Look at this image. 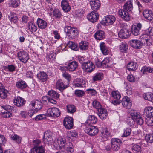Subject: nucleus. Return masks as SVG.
Instances as JSON below:
<instances>
[{"label":"nucleus","mask_w":153,"mask_h":153,"mask_svg":"<svg viewBox=\"0 0 153 153\" xmlns=\"http://www.w3.org/2000/svg\"><path fill=\"white\" fill-rule=\"evenodd\" d=\"M64 31L66 34L67 36L70 39H72L75 38L79 33L76 28L72 27L69 26H66L65 27Z\"/></svg>","instance_id":"nucleus-1"},{"label":"nucleus","mask_w":153,"mask_h":153,"mask_svg":"<svg viewBox=\"0 0 153 153\" xmlns=\"http://www.w3.org/2000/svg\"><path fill=\"white\" fill-rule=\"evenodd\" d=\"M86 124L87 123H86V126L85 129V132L91 136H95L97 135L99 132V129L97 127L90 125L86 126Z\"/></svg>","instance_id":"nucleus-2"},{"label":"nucleus","mask_w":153,"mask_h":153,"mask_svg":"<svg viewBox=\"0 0 153 153\" xmlns=\"http://www.w3.org/2000/svg\"><path fill=\"white\" fill-rule=\"evenodd\" d=\"M129 113L132 117L135 119L136 122L138 124L141 125L143 123V120L139 113L134 110H131Z\"/></svg>","instance_id":"nucleus-3"},{"label":"nucleus","mask_w":153,"mask_h":153,"mask_svg":"<svg viewBox=\"0 0 153 153\" xmlns=\"http://www.w3.org/2000/svg\"><path fill=\"white\" fill-rule=\"evenodd\" d=\"M47 112L48 116L50 117H56L59 116L60 114L59 110L55 107L49 108Z\"/></svg>","instance_id":"nucleus-4"},{"label":"nucleus","mask_w":153,"mask_h":153,"mask_svg":"<svg viewBox=\"0 0 153 153\" xmlns=\"http://www.w3.org/2000/svg\"><path fill=\"white\" fill-rule=\"evenodd\" d=\"M111 148L114 151H118L120 148V144L122 143L121 140L115 138L111 139Z\"/></svg>","instance_id":"nucleus-5"},{"label":"nucleus","mask_w":153,"mask_h":153,"mask_svg":"<svg viewBox=\"0 0 153 153\" xmlns=\"http://www.w3.org/2000/svg\"><path fill=\"white\" fill-rule=\"evenodd\" d=\"M82 69L85 71L90 73L94 69L95 67L91 62L88 61L83 64Z\"/></svg>","instance_id":"nucleus-6"},{"label":"nucleus","mask_w":153,"mask_h":153,"mask_svg":"<svg viewBox=\"0 0 153 153\" xmlns=\"http://www.w3.org/2000/svg\"><path fill=\"white\" fill-rule=\"evenodd\" d=\"M17 56L19 59L22 62L26 63L29 59L28 53L24 51H21L17 53Z\"/></svg>","instance_id":"nucleus-7"},{"label":"nucleus","mask_w":153,"mask_h":153,"mask_svg":"<svg viewBox=\"0 0 153 153\" xmlns=\"http://www.w3.org/2000/svg\"><path fill=\"white\" fill-rule=\"evenodd\" d=\"M63 124L65 127L67 129H71L73 126V120L70 117H65L63 120Z\"/></svg>","instance_id":"nucleus-8"},{"label":"nucleus","mask_w":153,"mask_h":153,"mask_svg":"<svg viewBox=\"0 0 153 153\" xmlns=\"http://www.w3.org/2000/svg\"><path fill=\"white\" fill-rule=\"evenodd\" d=\"M111 95L114 99L112 100L113 103L114 105L119 104L121 102L120 99L121 98V95L117 91H113L111 92Z\"/></svg>","instance_id":"nucleus-9"},{"label":"nucleus","mask_w":153,"mask_h":153,"mask_svg":"<svg viewBox=\"0 0 153 153\" xmlns=\"http://www.w3.org/2000/svg\"><path fill=\"white\" fill-rule=\"evenodd\" d=\"M123 106L126 108H130L132 106L130 98L127 96L124 97L121 101Z\"/></svg>","instance_id":"nucleus-10"},{"label":"nucleus","mask_w":153,"mask_h":153,"mask_svg":"<svg viewBox=\"0 0 153 153\" xmlns=\"http://www.w3.org/2000/svg\"><path fill=\"white\" fill-rule=\"evenodd\" d=\"M87 18L88 20L92 22H96L98 19V14L94 11L91 12L87 15Z\"/></svg>","instance_id":"nucleus-11"},{"label":"nucleus","mask_w":153,"mask_h":153,"mask_svg":"<svg viewBox=\"0 0 153 153\" xmlns=\"http://www.w3.org/2000/svg\"><path fill=\"white\" fill-rule=\"evenodd\" d=\"M25 100L19 96L16 97L13 99V103L18 107L23 106L25 104Z\"/></svg>","instance_id":"nucleus-12"},{"label":"nucleus","mask_w":153,"mask_h":153,"mask_svg":"<svg viewBox=\"0 0 153 153\" xmlns=\"http://www.w3.org/2000/svg\"><path fill=\"white\" fill-rule=\"evenodd\" d=\"M130 45L136 49H140L143 45L141 41L137 39H133L130 42Z\"/></svg>","instance_id":"nucleus-13"},{"label":"nucleus","mask_w":153,"mask_h":153,"mask_svg":"<svg viewBox=\"0 0 153 153\" xmlns=\"http://www.w3.org/2000/svg\"><path fill=\"white\" fill-rule=\"evenodd\" d=\"M142 27V25L138 23L136 25L133 26L131 29V33L134 36H138L140 33V30Z\"/></svg>","instance_id":"nucleus-14"},{"label":"nucleus","mask_w":153,"mask_h":153,"mask_svg":"<svg viewBox=\"0 0 153 153\" xmlns=\"http://www.w3.org/2000/svg\"><path fill=\"white\" fill-rule=\"evenodd\" d=\"M124 9H120L119 10V15L125 20L128 21L130 19V16L128 12Z\"/></svg>","instance_id":"nucleus-15"},{"label":"nucleus","mask_w":153,"mask_h":153,"mask_svg":"<svg viewBox=\"0 0 153 153\" xmlns=\"http://www.w3.org/2000/svg\"><path fill=\"white\" fill-rule=\"evenodd\" d=\"M68 84L65 85L63 83L62 80H58L56 84V88L61 91H62L64 89L68 87Z\"/></svg>","instance_id":"nucleus-16"},{"label":"nucleus","mask_w":153,"mask_h":153,"mask_svg":"<svg viewBox=\"0 0 153 153\" xmlns=\"http://www.w3.org/2000/svg\"><path fill=\"white\" fill-rule=\"evenodd\" d=\"M90 4L91 9L94 10H98L100 7V3L99 0H91Z\"/></svg>","instance_id":"nucleus-17"},{"label":"nucleus","mask_w":153,"mask_h":153,"mask_svg":"<svg viewBox=\"0 0 153 153\" xmlns=\"http://www.w3.org/2000/svg\"><path fill=\"white\" fill-rule=\"evenodd\" d=\"M144 17L148 20L153 21V13L151 10L148 9H145L143 12Z\"/></svg>","instance_id":"nucleus-18"},{"label":"nucleus","mask_w":153,"mask_h":153,"mask_svg":"<svg viewBox=\"0 0 153 153\" xmlns=\"http://www.w3.org/2000/svg\"><path fill=\"white\" fill-rule=\"evenodd\" d=\"M52 133L50 130L45 131L43 137V140L44 143L48 144L51 141L52 138Z\"/></svg>","instance_id":"nucleus-19"},{"label":"nucleus","mask_w":153,"mask_h":153,"mask_svg":"<svg viewBox=\"0 0 153 153\" xmlns=\"http://www.w3.org/2000/svg\"><path fill=\"white\" fill-rule=\"evenodd\" d=\"M65 142L66 140L64 138H59L55 142L54 145H56V148L59 147L61 149L65 146Z\"/></svg>","instance_id":"nucleus-20"},{"label":"nucleus","mask_w":153,"mask_h":153,"mask_svg":"<svg viewBox=\"0 0 153 153\" xmlns=\"http://www.w3.org/2000/svg\"><path fill=\"white\" fill-rule=\"evenodd\" d=\"M118 35L120 38L122 39L127 38L129 36V30L125 28L122 29L119 32Z\"/></svg>","instance_id":"nucleus-21"},{"label":"nucleus","mask_w":153,"mask_h":153,"mask_svg":"<svg viewBox=\"0 0 153 153\" xmlns=\"http://www.w3.org/2000/svg\"><path fill=\"white\" fill-rule=\"evenodd\" d=\"M144 114L147 117H153V107L148 106L146 107L144 110Z\"/></svg>","instance_id":"nucleus-22"},{"label":"nucleus","mask_w":153,"mask_h":153,"mask_svg":"<svg viewBox=\"0 0 153 153\" xmlns=\"http://www.w3.org/2000/svg\"><path fill=\"white\" fill-rule=\"evenodd\" d=\"M78 67V63L75 61L69 63L66 66L67 69L70 71H74Z\"/></svg>","instance_id":"nucleus-23"},{"label":"nucleus","mask_w":153,"mask_h":153,"mask_svg":"<svg viewBox=\"0 0 153 153\" xmlns=\"http://www.w3.org/2000/svg\"><path fill=\"white\" fill-rule=\"evenodd\" d=\"M133 8V1L131 0L128 1L123 7V9L128 12L131 11Z\"/></svg>","instance_id":"nucleus-24"},{"label":"nucleus","mask_w":153,"mask_h":153,"mask_svg":"<svg viewBox=\"0 0 153 153\" xmlns=\"http://www.w3.org/2000/svg\"><path fill=\"white\" fill-rule=\"evenodd\" d=\"M32 106H34L35 108V111L36 112H37L39 110L41 109L42 107V103L39 100H36L34 102L31 103Z\"/></svg>","instance_id":"nucleus-25"},{"label":"nucleus","mask_w":153,"mask_h":153,"mask_svg":"<svg viewBox=\"0 0 153 153\" xmlns=\"http://www.w3.org/2000/svg\"><path fill=\"white\" fill-rule=\"evenodd\" d=\"M31 153H45V149L42 146L35 147L31 149Z\"/></svg>","instance_id":"nucleus-26"},{"label":"nucleus","mask_w":153,"mask_h":153,"mask_svg":"<svg viewBox=\"0 0 153 153\" xmlns=\"http://www.w3.org/2000/svg\"><path fill=\"white\" fill-rule=\"evenodd\" d=\"M61 7L63 10L65 12L69 11L71 9V7L68 2L65 0H62L61 2Z\"/></svg>","instance_id":"nucleus-27"},{"label":"nucleus","mask_w":153,"mask_h":153,"mask_svg":"<svg viewBox=\"0 0 153 153\" xmlns=\"http://www.w3.org/2000/svg\"><path fill=\"white\" fill-rule=\"evenodd\" d=\"M37 22L38 27L41 29H44L47 26L46 22L39 18L37 19Z\"/></svg>","instance_id":"nucleus-28"},{"label":"nucleus","mask_w":153,"mask_h":153,"mask_svg":"<svg viewBox=\"0 0 153 153\" xmlns=\"http://www.w3.org/2000/svg\"><path fill=\"white\" fill-rule=\"evenodd\" d=\"M105 37V33L104 31L102 30L97 31L94 34V37L97 40H102Z\"/></svg>","instance_id":"nucleus-29"},{"label":"nucleus","mask_w":153,"mask_h":153,"mask_svg":"<svg viewBox=\"0 0 153 153\" xmlns=\"http://www.w3.org/2000/svg\"><path fill=\"white\" fill-rule=\"evenodd\" d=\"M100 47L102 54L105 55H108V50L105 43L102 42L100 44Z\"/></svg>","instance_id":"nucleus-30"},{"label":"nucleus","mask_w":153,"mask_h":153,"mask_svg":"<svg viewBox=\"0 0 153 153\" xmlns=\"http://www.w3.org/2000/svg\"><path fill=\"white\" fill-rule=\"evenodd\" d=\"M105 21L108 25H112L115 22V18L114 16L109 15L105 17Z\"/></svg>","instance_id":"nucleus-31"},{"label":"nucleus","mask_w":153,"mask_h":153,"mask_svg":"<svg viewBox=\"0 0 153 153\" xmlns=\"http://www.w3.org/2000/svg\"><path fill=\"white\" fill-rule=\"evenodd\" d=\"M16 86L18 88L23 89L27 87V85L24 81L21 80L16 82Z\"/></svg>","instance_id":"nucleus-32"},{"label":"nucleus","mask_w":153,"mask_h":153,"mask_svg":"<svg viewBox=\"0 0 153 153\" xmlns=\"http://www.w3.org/2000/svg\"><path fill=\"white\" fill-rule=\"evenodd\" d=\"M127 68L129 71H134L137 68V63L134 62H130L127 64Z\"/></svg>","instance_id":"nucleus-33"},{"label":"nucleus","mask_w":153,"mask_h":153,"mask_svg":"<svg viewBox=\"0 0 153 153\" xmlns=\"http://www.w3.org/2000/svg\"><path fill=\"white\" fill-rule=\"evenodd\" d=\"M88 124H95L97 121V119L94 115H89L87 120Z\"/></svg>","instance_id":"nucleus-34"},{"label":"nucleus","mask_w":153,"mask_h":153,"mask_svg":"<svg viewBox=\"0 0 153 153\" xmlns=\"http://www.w3.org/2000/svg\"><path fill=\"white\" fill-rule=\"evenodd\" d=\"M37 77L42 82H45L47 79V75L45 73L42 72L37 74Z\"/></svg>","instance_id":"nucleus-35"},{"label":"nucleus","mask_w":153,"mask_h":153,"mask_svg":"<svg viewBox=\"0 0 153 153\" xmlns=\"http://www.w3.org/2000/svg\"><path fill=\"white\" fill-rule=\"evenodd\" d=\"M110 134V132L107 129L105 130L101 133V137L102 140L103 141L106 140L109 136Z\"/></svg>","instance_id":"nucleus-36"},{"label":"nucleus","mask_w":153,"mask_h":153,"mask_svg":"<svg viewBox=\"0 0 153 153\" xmlns=\"http://www.w3.org/2000/svg\"><path fill=\"white\" fill-rule=\"evenodd\" d=\"M48 94L50 97L54 98L56 99H58L59 98V95L54 90H51L49 91Z\"/></svg>","instance_id":"nucleus-37"},{"label":"nucleus","mask_w":153,"mask_h":153,"mask_svg":"<svg viewBox=\"0 0 153 153\" xmlns=\"http://www.w3.org/2000/svg\"><path fill=\"white\" fill-rule=\"evenodd\" d=\"M88 42L82 41L79 44V47L81 50H85L88 48Z\"/></svg>","instance_id":"nucleus-38"},{"label":"nucleus","mask_w":153,"mask_h":153,"mask_svg":"<svg viewBox=\"0 0 153 153\" xmlns=\"http://www.w3.org/2000/svg\"><path fill=\"white\" fill-rule=\"evenodd\" d=\"M65 148L68 152L70 153H72L74 152V147L72 143L71 142H69L67 143L65 146Z\"/></svg>","instance_id":"nucleus-39"},{"label":"nucleus","mask_w":153,"mask_h":153,"mask_svg":"<svg viewBox=\"0 0 153 153\" xmlns=\"http://www.w3.org/2000/svg\"><path fill=\"white\" fill-rule=\"evenodd\" d=\"M28 27L32 32H36L37 29V26L33 22H30L28 23Z\"/></svg>","instance_id":"nucleus-40"},{"label":"nucleus","mask_w":153,"mask_h":153,"mask_svg":"<svg viewBox=\"0 0 153 153\" xmlns=\"http://www.w3.org/2000/svg\"><path fill=\"white\" fill-rule=\"evenodd\" d=\"M9 19L11 22L16 23L18 20V18L16 14L14 13H12L9 16Z\"/></svg>","instance_id":"nucleus-41"},{"label":"nucleus","mask_w":153,"mask_h":153,"mask_svg":"<svg viewBox=\"0 0 153 153\" xmlns=\"http://www.w3.org/2000/svg\"><path fill=\"white\" fill-rule=\"evenodd\" d=\"M103 78V74L102 73H97L94 76H93L92 80L94 82L101 80Z\"/></svg>","instance_id":"nucleus-42"},{"label":"nucleus","mask_w":153,"mask_h":153,"mask_svg":"<svg viewBox=\"0 0 153 153\" xmlns=\"http://www.w3.org/2000/svg\"><path fill=\"white\" fill-rule=\"evenodd\" d=\"M143 96L145 100L151 101L153 99V94L151 92L144 93Z\"/></svg>","instance_id":"nucleus-43"},{"label":"nucleus","mask_w":153,"mask_h":153,"mask_svg":"<svg viewBox=\"0 0 153 153\" xmlns=\"http://www.w3.org/2000/svg\"><path fill=\"white\" fill-rule=\"evenodd\" d=\"M105 62H104V61H101L97 59L95 60L96 65L98 68H100L102 67H104V65L105 66L108 67V65Z\"/></svg>","instance_id":"nucleus-44"},{"label":"nucleus","mask_w":153,"mask_h":153,"mask_svg":"<svg viewBox=\"0 0 153 153\" xmlns=\"http://www.w3.org/2000/svg\"><path fill=\"white\" fill-rule=\"evenodd\" d=\"M7 91L3 87L0 88V97L2 99H5L7 97Z\"/></svg>","instance_id":"nucleus-45"},{"label":"nucleus","mask_w":153,"mask_h":153,"mask_svg":"<svg viewBox=\"0 0 153 153\" xmlns=\"http://www.w3.org/2000/svg\"><path fill=\"white\" fill-rule=\"evenodd\" d=\"M132 150L135 153H140L141 152V146L137 144H134L132 147Z\"/></svg>","instance_id":"nucleus-46"},{"label":"nucleus","mask_w":153,"mask_h":153,"mask_svg":"<svg viewBox=\"0 0 153 153\" xmlns=\"http://www.w3.org/2000/svg\"><path fill=\"white\" fill-rule=\"evenodd\" d=\"M119 50L120 52L126 53L127 52L128 46L126 44H121L119 46Z\"/></svg>","instance_id":"nucleus-47"},{"label":"nucleus","mask_w":153,"mask_h":153,"mask_svg":"<svg viewBox=\"0 0 153 153\" xmlns=\"http://www.w3.org/2000/svg\"><path fill=\"white\" fill-rule=\"evenodd\" d=\"M67 109L68 112L73 113L76 111V109L74 105H69L67 106Z\"/></svg>","instance_id":"nucleus-48"},{"label":"nucleus","mask_w":153,"mask_h":153,"mask_svg":"<svg viewBox=\"0 0 153 153\" xmlns=\"http://www.w3.org/2000/svg\"><path fill=\"white\" fill-rule=\"evenodd\" d=\"M62 76L63 77L67 80V82L69 84V82L71 79V75L67 72H64L62 73Z\"/></svg>","instance_id":"nucleus-49"},{"label":"nucleus","mask_w":153,"mask_h":153,"mask_svg":"<svg viewBox=\"0 0 153 153\" xmlns=\"http://www.w3.org/2000/svg\"><path fill=\"white\" fill-rule=\"evenodd\" d=\"M92 105L94 108L97 109V111L102 108L101 105L97 100H94L93 102Z\"/></svg>","instance_id":"nucleus-50"},{"label":"nucleus","mask_w":153,"mask_h":153,"mask_svg":"<svg viewBox=\"0 0 153 153\" xmlns=\"http://www.w3.org/2000/svg\"><path fill=\"white\" fill-rule=\"evenodd\" d=\"M74 84L76 87H83L84 86L83 80L80 79H76V82Z\"/></svg>","instance_id":"nucleus-51"},{"label":"nucleus","mask_w":153,"mask_h":153,"mask_svg":"<svg viewBox=\"0 0 153 153\" xmlns=\"http://www.w3.org/2000/svg\"><path fill=\"white\" fill-rule=\"evenodd\" d=\"M11 138L18 143L21 142V138L17 135L14 134L11 135Z\"/></svg>","instance_id":"nucleus-52"},{"label":"nucleus","mask_w":153,"mask_h":153,"mask_svg":"<svg viewBox=\"0 0 153 153\" xmlns=\"http://www.w3.org/2000/svg\"><path fill=\"white\" fill-rule=\"evenodd\" d=\"M68 46L72 49L76 51L78 49V47L72 41H70L68 43Z\"/></svg>","instance_id":"nucleus-53"},{"label":"nucleus","mask_w":153,"mask_h":153,"mask_svg":"<svg viewBox=\"0 0 153 153\" xmlns=\"http://www.w3.org/2000/svg\"><path fill=\"white\" fill-rule=\"evenodd\" d=\"M131 128H127L124 130V133L122 136L123 137H127L129 136L131 133Z\"/></svg>","instance_id":"nucleus-54"},{"label":"nucleus","mask_w":153,"mask_h":153,"mask_svg":"<svg viewBox=\"0 0 153 153\" xmlns=\"http://www.w3.org/2000/svg\"><path fill=\"white\" fill-rule=\"evenodd\" d=\"M20 3L19 0H11L10 6L13 7H16L18 6Z\"/></svg>","instance_id":"nucleus-55"},{"label":"nucleus","mask_w":153,"mask_h":153,"mask_svg":"<svg viewBox=\"0 0 153 153\" xmlns=\"http://www.w3.org/2000/svg\"><path fill=\"white\" fill-rule=\"evenodd\" d=\"M152 117H147L146 118V124L149 126H153V118Z\"/></svg>","instance_id":"nucleus-56"},{"label":"nucleus","mask_w":153,"mask_h":153,"mask_svg":"<svg viewBox=\"0 0 153 153\" xmlns=\"http://www.w3.org/2000/svg\"><path fill=\"white\" fill-rule=\"evenodd\" d=\"M52 4L50 3L49 2H47V3L45 5L46 9L48 11H50V13H51L52 11H53V9L52 7Z\"/></svg>","instance_id":"nucleus-57"},{"label":"nucleus","mask_w":153,"mask_h":153,"mask_svg":"<svg viewBox=\"0 0 153 153\" xmlns=\"http://www.w3.org/2000/svg\"><path fill=\"white\" fill-rule=\"evenodd\" d=\"M128 124L130 126H133L135 124V122H136L135 119H134L132 117H129L128 118L127 121Z\"/></svg>","instance_id":"nucleus-58"},{"label":"nucleus","mask_w":153,"mask_h":153,"mask_svg":"<svg viewBox=\"0 0 153 153\" xmlns=\"http://www.w3.org/2000/svg\"><path fill=\"white\" fill-rule=\"evenodd\" d=\"M75 94L78 97H81L85 94V92L82 90H77L75 91Z\"/></svg>","instance_id":"nucleus-59"},{"label":"nucleus","mask_w":153,"mask_h":153,"mask_svg":"<svg viewBox=\"0 0 153 153\" xmlns=\"http://www.w3.org/2000/svg\"><path fill=\"white\" fill-rule=\"evenodd\" d=\"M86 92L88 94H91L92 96H94L96 94L97 92L94 89H87Z\"/></svg>","instance_id":"nucleus-60"},{"label":"nucleus","mask_w":153,"mask_h":153,"mask_svg":"<svg viewBox=\"0 0 153 153\" xmlns=\"http://www.w3.org/2000/svg\"><path fill=\"white\" fill-rule=\"evenodd\" d=\"M6 140L4 136L2 135H0V146H2L6 143Z\"/></svg>","instance_id":"nucleus-61"},{"label":"nucleus","mask_w":153,"mask_h":153,"mask_svg":"<svg viewBox=\"0 0 153 153\" xmlns=\"http://www.w3.org/2000/svg\"><path fill=\"white\" fill-rule=\"evenodd\" d=\"M146 139L148 142L151 143L153 142V134H151L147 135L146 137Z\"/></svg>","instance_id":"nucleus-62"},{"label":"nucleus","mask_w":153,"mask_h":153,"mask_svg":"<svg viewBox=\"0 0 153 153\" xmlns=\"http://www.w3.org/2000/svg\"><path fill=\"white\" fill-rule=\"evenodd\" d=\"M12 114L9 112H4L2 113L1 115L4 118H9L12 116Z\"/></svg>","instance_id":"nucleus-63"},{"label":"nucleus","mask_w":153,"mask_h":153,"mask_svg":"<svg viewBox=\"0 0 153 153\" xmlns=\"http://www.w3.org/2000/svg\"><path fill=\"white\" fill-rule=\"evenodd\" d=\"M48 57L51 61L54 60L55 59V56L53 52L52 51H51L48 55Z\"/></svg>","instance_id":"nucleus-64"}]
</instances>
